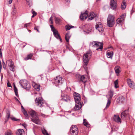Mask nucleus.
<instances>
[{"label": "nucleus", "mask_w": 135, "mask_h": 135, "mask_svg": "<svg viewBox=\"0 0 135 135\" xmlns=\"http://www.w3.org/2000/svg\"><path fill=\"white\" fill-rule=\"evenodd\" d=\"M114 17L111 15H109L107 19V25L109 27H112L114 24Z\"/></svg>", "instance_id": "1"}, {"label": "nucleus", "mask_w": 135, "mask_h": 135, "mask_svg": "<svg viewBox=\"0 0 135 135\" xmlns=\"http://www.w3.org/2000/svg\"><path fill=\"white\" fill-rule=\"evenodd\" d=\"M19 83L22 87L27 90H28L30 87V84L27 83V81L26 80H20Z\"/></svg>", "instance_id": "2"}, {"label": "nucleus", "mask_w": 135, "mask_h": 135, "mask_svg": "<svg viewBox=\"0 0 135 135\" xmlns=\"http://www.w3.org/2000/svg\"><path fill=\"white\" fill-rule=\"evenodd\" d=\"M70 132L71 135H77L78 129L76 126H72L70 128Z\"/></svg>", "instance_id": "3"}, {"label": "nucleus", "mask_w": 135, "mask_h": 135, "mask_svg": "<svg viewBox=\"0 0 135 135\" xmlns=\"http://www.w3.org/2000/svg\"><path fill=\"white\" fill-rule=\"evenodd\" d=\"M6 63L8 65L10 70L14 72L15 71L14 67L15 66L14 65V63L11 59H9L7 60L6 61Z\"/></svg>", "instance_id": "4"}, {"label": "nucleus", "mask_w": 135, "mask_h": 135, "mask_svg": "<svg viewBox=\"0 0 135 135\" xmlns=\"http://www.w3.org/2000/svg\"><path fill=\"white\" fill-rule=\"evenodd\" d=\"M55 85L56 86L59 87L63 83V80L61 78L57 76L54 79Z\"/></svg>", "instance_id": "5"}, {"label": "nucleus", "mask_w": 135, "mask_h": 135, "mask_svg": "<svg viewBox=\"0 0 135 135\" xmlns=\"http://www.w3.org/2000/svg\"><path fill=\"white\" fill-rule=\"evenodd\" d=\"M126 16V14L124 13L120 16L119 18H118L116 21L117 24L123 23L124 21Z\"/></svg>", "instance_id": "6"}, {"label": "nucleus", "mask_w": 135, "mask_h": 135, "mask_svg": "<svg viewBox=\"0 0 135 135\" xmlns=\"http://www.w3.org/2000/svg\"><path fill=\"white\" fill-rule=\"evenodd\" d=\"M128 115V109L125 110L121 113V117L122 119L125 120L127 118Z\"/></svg>", "instance_id": "7"}, {"label": "nucleus", "mask_w": 135, "mask_h": 135, "mask_svg": "<svg viewBox=\"0 0 135 135\" xmlns=\"http://www.w3.org/2000/svg\"><path fill=\"white\" fill-rule=\"evenodd\" d=\"M95 27L96 29L100 32H102L103 31L104 29L103 25L100 22L97 23Z\"/></svg>", "instance_id": "8"}, {"label": "nucleus", "mask_w": 135, "mask_h": 135, "mask_svg": "<svg viewBox=\"0 0 135 135\" xmlns=\"http://www.w3.org/2000/svg\"><path fill=\"white\" fill-rule=\"evenodd\" d=\"M76 103H78L80 102V95L79 94L75 92L73 94Z\"/></svg>", "instance_id": "9"}, {"label": "nucleus", "mask_w": 135, "mask_h": 135, "mask_svg": "<svg viewBox=\"0 0 135 135\" xmlns=\"http://www.w3.org/2000/svg\"><path fill=\"white\" fill-rule=\"evenodd\" d=\"M36 105H39L40 107H42L44 103L42 101V99L41 97H39L37 99L36 98L35 101Z\"/></svg>", "instance_id": "10"}, {"label": "nucleus", "mask_w": 135, "mask_h": 135, "mask_svg": "<svg viewBox=\"0 0 135 135\" xmlns=\"http://www.w3.org/2000/svg\"><path fill=\"white\" fill-rule=\"evenodd\" d=\"M116 0H111L110 3V7L112 9H115L117 7Z\"/></svg>", "instance_id": "11"}, {"label": "nucleus", "mask_w": 135, "mask_h": 135, "mask_svg": "<svg viewBox=\"0 0 135 135\" xmlns=\"http://www.w3.org/2000/svg\"><path fill=\"white\" fill-rule=\"evenodd\" d=\"M127 83L129 87L132 89L135 88V83L131 79H128L127 80Z\"/></svg>", "instance_id": "12"}, {"label": "nucleus", "mask_w": 135, "mask_h": 135, "mask_svg": "<svg viewBox=\"0 0 135 135\" xmlns=\"http://www.w3.org/2000/svg\"><path fill=\"white\" fill-rule=\"evenodd\" d=\"M80 82L83 83L84 84V87H85L87 83L88 79L85 78L84 75H82L80 76Z\"/></svg>", "instance_id": "13"}, {"label": "nucleus", "mask_w": 135, "mask_h": 135, "mask_svg": "<svg viewBox=\"0 0 135 135\" xmlns=\"http://www.w3.org/2000/svg\"><path fill=\"white\" fill-rule=\"evenodd\" d=\"M125 101V97L123 96H119L118 98L117 102L118 103H122L124 102Z\"/></svg>", "instance_id": "14"}, {"label": "nucleus", "mask_w": 135, "mask_h": 135, "mask_svg": "<svg viewBox=\"0 0 135 135\" xmlns=\"http://www.w3.org/2000/svg\"><path fill=\"white\" fill-rule=\"evenodd\" d=\"M88 16V11H86L84 13H81L80 16L81 20H83L84 18L86 19L87 18V17Z\"/></svg>", "instance_id": "15"}, {"label": "nucleus", "mask_w": 135, "mask_h": 135, "mask_svg": "<svg viewBox=\"0 0 135 135\" xmlns=\"http://www.w3.org/2000/svg\"><path fill=\"white\" fill-rule=\"evenodd\" d=\"M113 119L116 122L120 123H121V119L118 115H114Z\"/></svg>", "instance_id": "16"}, {"label": "nucleus", "mask_w": 135, "mask_h": 135, "mask_svg": "<svg viewBox=\"0 0 135 135\" xmlns=\"http://www.w3.org/2000/svg\"><path fill=\"white\" fill-rule=\"evenodd\" d=\"M83 103L82 102H80L78 103H76L75 106L74 108L75 110H76L80 109L82 107V105Z\"/></svg>", "instance_id": "17"}, {"label": "nucleus", "mask_w": 135, "mask_h": 135, "mask_svg": "<svg viewBox=\"0 0 135 135\" xmlns=\"http://www.w3.org/2000/svg\"><path fill=\"white\" fill-rule=\"evenodd\" d=\"M35 116L36 117L35 118L33 117L32 119L31 120L36 124H40L41 123L38 117H36V115H35Z\"/></svg>", "instance_id": "18"}, {"label": "nucleus", "mask_w": 135, "mask_h": 135, "mask_svg": "<svg viewBox=\"0 0 135 135\" xmlns=\"http://www.w3.org/2000/svg\"><path fill=\"white\" fill-rule=\"evenodd\" d=\"M54 36L57 39H59L61 42H62V40L60 37V36L59 34L57 31L53 33Z\"/></svg>", "instance_id": "19"}, {"label": "nucleus", "mask_w": 135, "mask_h": 135, "mask_svg": "<svg viewBox=\"0 0 135 135\" xmlns=\"http://www.w3.org/2000/svg\"><path fill=\"white\" fill-rule=\"evenodd\" d=\"M70 36L69 35V33H67L65 35V39L67 42V44L69 45V42Z\"/></svg>", "instance_id": "20"}, {"label": "nucleus", "mask_w": 135, "mask_h": 135, "mask_svg": "<svg viewBox=\"0 0 135 135\" xmlns=\"http://www.w3.org/2000/svg\"><path fill=\"white\" fill-rule=\"evenodd\" d=\"M24 131L22 129H18L16 132V135H22L24 132Z\"/></svg>", "instance_id": "21"}, {"label": "nucleus", "mask_w": 135, "mask_h": 135, "mask_svg": "<svg viewBox=\"0 0 135 135\" xmlns=\"http://www.w3.org/2000/svg\"><path fill=\"white\" fill-rule=\"evenodd\" d=\"M113 54V52L112 51H111V52H107V57L109 58L112 59V58Z\"/></svg>", "instance_id": "22"}, {"label": "nucleus", "mask_w": 135, "mask_h": 135, "mask_svg": "<svg viewBox=\"0 0 135 135\" xmlns=\"http://www.w3.org/2000/svg\"><path fill=\"white\" fill-rule=\"evenodd\" d=\"M89 57L86 55H84L83 56V61L84 63L88 62L89 61V59L88 58Z\"/></svg>", "instance_id": "23"}, {"label": "nucleus", "mask_w": 135, "mask_h": 135, "mask_svg": "<svg viewBox=\"0 0 135 135\" xmlns=\"http://www.w3.org/2000/svg\"><path fill=\"white\" fill-rule=\"evenodd\" d=\"M62 100L66 102H68L70 100V97L67 95L64 96L62 99Z\"/></svg>", "instance_id": "24"}, {"label": "nucleus", "mask_w": 135, "mask_h": 135, "mask_svg": "<svg viewBox=\"0 0 135 135\" xmlns=\"http://www.w3.org/2000/svg\"><path fill=\"white\" fill-rule=\"evenodd\" d=\"M96 17V15L93 12L90 13V16H89V19L90 20H92L94 17Z\"/></svg>", "instance_id": "25"}, {"label": "nucleus", "mask_w": 135, "mask_h": 135, "mask_svg": "<svg viewBox=\"0 0 135 135\" xmlns=\"http://www.w3.org/2000/svg\"><path fill=\"white\" fill-rule=\"evenodd\" d=\"M120 67L118 66H115L114 68L116 74H118L120 72Z\"/></svg>", "instance_id": "26"}, {"label": "nucleus", "mask_w": 135, "mask_h": 135, "mask_svg": "<svg viewBox=\"0 0 135 135\" xmlns=\"http://www.w3.org/2000/svg\"><path fill=\"white\" fill-rule=\"evenodd\" d=\"M83 123L87 127H90V125L89 123L87 122L86 119H84Z\"/></svg>", "instance_id": "27"}, {"label": "nucleus", "mask_w": 135, "mask_h": 135, "mask_svg": "<svg viewBox=\"0 0 135 135\" xmlns=\"http://www.w3.org/2000/svg\"><path fill=\"white\" fill-rule=\"evenodd\" d=\"M110 99H109V98H108V102L107 103V104L106 105V106L105 108L104 109V110H105L110 105L111 101L110 100Z\"/></svg>", "instance_id": "28"}, {"label": "nucleus", "mask_w": 135, "mask_h": 135, "mask_svg": "<svg viewBox=\"0 0 135 135\" xmlns=\"http://www.w3.org/2000/svg\"><path fill=\"white\" fill-rule=\"evenodd\" d=\"M113 95V92L112 91H110L109 92V94L108 95V96L109 97L108 98H109V99H112V97Z\"/></svg>", "instance_id": "29"}, {"label": "nucleus", "mask_w": 135, "mask_h": 135, "mask_svg": "<svg viewBox=\"0 0 135 135\" xmlns=\"http://www.w3.org/2000/svg\"><path fill=\"white\" fill-rule=\"evenodd\" d=\"M74 27L73 26H70L69 25H67L65 26V29L66 31L69 30L71 28H73Z\"/></svg>", "instance_id": "30"}, {"label": "nucleus", "mask_w": 135, "mask_h": 135, "mask_svg": "<svg viewBox=\"0 0 135 135\" xmlns=\"http://www.w3.org/2000/svg\"><path fill=\"white\" fill-rule=\"evenodd\" d=\"M126 2L123 1L121 5V8L122 9H124L126 7Z\"/></svg>", "instance_id": "31"}, {"label": "nucleus", "mask_w": 135, "mask_h": 135, "mask_svg": "<svg viewBox=\"0 0 135 135\" xmlns=\"http://www.w3.org/2000/svg\"><path fill=\"white\" fill-rule=\"evenodd\" d=\"M96 43L97 44V45H95V47H99L101 46L103 47V43L97 41Z\"/></svg>", "instance_id": "32"}, {"label": "nucleus", "mask_w": 135, "mask_h": 135, "mask_svg": "<svg viewBox=\"0 0 135 135\" xmlns=\"http://www.w3.org/2000/svg\"><path fill=\"white\" fill-rule=\"evenodd\" d=\"M6 117L8 119L11 117H10V112L8 110H7L6 111Z\"/></svg>", "instance_id": "33"}, {"label": "nucleus", "mask_w": 135, "mask_h": 135, "mask_svg": "<svg viewBox=\"0 0 135 135\" xmlns=\"http://www.w3.org/2000/svg\"><path fill=\"white\" fill-rule=\"evenodd\" d=\"M16 7L15 5H13V7L12 9V14L14 15L16 14Z\"/></svg>", "instance_id": "34"}, {"label": "nucleus", "mask_w": 135, "mask_h": 135, "mask_svg": "<svg viewBox=\"0 0 135 135\" xmlns=\"http://www.w3.org/2000/svg\"><path fill=\"white\" fill-rule=\"evenodd\" d=\"M33 55V54H31L28 55L27 57L25 59V60H28V59H31V57Z\"/></svg>", "instance_id": "35"}, {"label": "nucleus", "mask_w": 135, "mask_h": 135, "mask_svg": "<svg viewBox=\"0 0 135 135\" xmlns=\"http://www.w3.org/2000/svg\"><path fill=\"white\" fill-rule=\"evenodd\" d=\"M55 20L57 24H59L60 22V19L58 17H55Z\"/></svg>", "instance_id": "36"}, {"label": "nucleus", "mask_w": 135, "mask_h": 135, "mask_svg": "<svg viewBox=\"0 0 135 135\" xmlns=\"http://www.w3.org/2000/svg\"><path fill=\"white\" fill-rule=\"evenodd\" d=\"M35 112L33 110H31L30 112V114L31 116L33 118L34 117L35 115Z\"/></svg>", "instance_id": "37"}, {"label": "nucleus", "mask_w": 135, "mask_h": 135, "mask_svg": "<svg viewBox=\"0 0 135 135\" xmlns=\"http://www.w3.org/2000/svg\"><path fill=\"white\" fill-rule=\"evenodd\" d=\"M91 51L90 50H89L88 51H87V52L84 55H86L88 57H89V56H90L91 55Z\"/></svg>", "instance_id": "38"}, {"label": "nucleus", "mask_w": 135, "mask_h": 135, "mask_svg": "<svg viewBox=\"0 0 135 135\" xmlns=\"http://www.w3.org/2000/svg\"><path fill=\"white\" fill-rule=\"evenodd\" d=\"M118 80L117 79L114 82L115 87L116 88H117L118 87Z\"/></svg>", "instance_id": "39"}, {"label": "nucleus", "mask_w": 135, "mask_h": 135, "mask_svg": "<svg viewBox=\"0 0 135 135\" xmlns=\"http://www.w3.org/2000/svg\"><path fill=\"white\" fill-rule=\"evenodd\" d=\"M97 41H94L93 42H91L90 45L92 46L95 47V45H97V44L96 43Z\"/></svg>", "instance_id": "40"}, {"label": "nucleus", "mask_w": 135, "mask_h": 135, "mask_svg": "<svg viewBox=\"0 0 135 135\" xmlns=\"http://www.w3.org/2000/svg\"><path fill=\"white\" fill-rule=\"evenodd\" d=\"M14 88V91L15 92L16 95V96L17 97H18V95L17 89L16 87H15Z\"/></svg>", "instance_id": "41"}, {"label": "nucleus", "mask_w": 135, "mask_h": 135, "mask_svg": "<svg viewBox=\"0 0 135 135\" xmlns=\"http://www.w3.org/2000/svg\"><path fill=\"white\" fill-rule=\"evenodd\" d=\"M43 134L44 135H49V134L47 131L45 129H44L43 130H42Z\"/></svg>", "instance_id": "42"}, {"label": "nucleus", "mask_w": 135, "mask_h": 135, "mask_svg": "<svg viewBox=\"0 0 135 135\" xmlns=\"http://www.w3.org/2000/svg\"><path fill=\"white\" fill-rule=\"evenodd\" d=\"M22 112L25 116L26 117H28V114L25 110H23L22 111Z\"/></svg>", "instance_id": "43"}, {"label": "nucleus", "mask_w": 135, "mask_h": 135, "mask_svg": "<svg viewBox=\"0 0 135 135\" xmlns=\"http://www.w3.org/2000/svg\"><path fill=\"white\" fill-rule=\"evenodd\" d=\"M88 62L84 63L83 65V67L84 68L85 70H86L87 69V65Z\"/></svg>", "instance_id": "44"}, {"label": "nucleus", "mask_w": 135, "mask_h": 135, "mask_svg": "<svg viewBox=\"0 0 135 135\" xmlns=\"http://www.w3.org/2000/svg\"><path fill=\"white\" fill-rule=\"evenodd\" d=\"M11 118L12 120H14L15 121H20V119H16L14 117Z\"/></svg>", "instance_id": "45"}, {"label": "nucleus", "mask_w": 135, "mask_h": 135, "mask_svg": "<svg viewBox=\"0 0 135 135\" xmlns=\"http://www.w3.org/2000/svg\"><path fill=\"white\" fill-rule=\"evenodd\" d=\"M91 29H90L87 31H85L84 32H85L87 34H90L91 33Z\"/></svg>", "instance_id": "46"}, {"label": "nucleus", "mask_w": 135, "mask_h": 135, "mask_svg": "<svg viewBox=\"0 0 135 135\" xmlns=\"http://www.w3.org/2000/svg\"><path fill=\"white\" fill-rule=\"evenodd\" d=\"M103 48V47L101 46L99 47L96 49V50L97 51H99L100 50V51H102Z\"/></svg>", "instance_id": "47"}, {"label": "nucleus", "mask_w": 135, "mask_h": 135, "mask_svg": "<svg viewBox=\"0 0 135 135\" xmlns=\"http://www.w3.org/2000/svg\"><path fill=\"white\" fill-rule=\"evenodd\" d=\"M31 12L33 15H34L35 16H36L37 15V13L34 11L33 9L31 10Z\"/></svg>", "instance_id": "48"}, {"label": "nucleus", "mask_w": 135, "mask_h": 135, "mask_svg": "<svg viewBox=\"0 0 135 135\" xmlns=\"http://www.w3.org/2000/svg\"><path fill=\"white\" fill-rule=\"evenodd\" d=\"M66 90L68 92H70L71 90V88L70 87H67L66 88Z\"/></svg>", "instance_id": "49"}, {"label": "nucleus", "mask_w": 135, "mask_h": 135, "mask_svg": "<svg viewBox=\"0 0 135 135\" xmlns=\"http://www.w3.org/2000/svg\"><path fill=\"white\" fill-rule=\"evenodd\" d=\"M11 132H8L7 131L5 133L6 135H11Z\"/></svg>", "instance_id": "50"}, {"label": "nucleus", "mask_w": 135, "mask_h": 135, "mask_svg": "<svg viewBox=\"0 0 135 135\" xmlns=\"http://www.w3.org/2000/svg\"><path fill=\"white\" fill-rule=\"evenodd\" d=\"M39 27L38 26H35L34 27V30H37V31L39 33L40 32V31H39L38 30V28Z\"/></svg>", "instance_id": "51"}, {"label": "nucleus", "mask_w": 135, "mask_h": 135, "mask_svg": "<svg viewBox=\"0 0 135 135\" xmlns=\"http://www.w3.org/2000/svg\"><path fill=\"white\" fill-rule=\"evenodd\" d=\"M30 24V23L25 24L24 25V28H26Z\"/></svg>", "instance_id": "52"}, {"label": "nucleus", "mask_w": 135, "mask_h": 135, "mask_svg": "<svg viewBox=\"0 0 135 135\" xmlns=\"http://www.w3.org/2000/svg\"><path fill=\"white\" fill-rule=\"evenodd\" d=\"M26 1L27 2V4L30 7V6L31 5L30 4V2L29 0H26Z\"/></svg>", "instance_id": "53"}, {"label": "nucleus", "mask_w": 135, "mask_h": 135, "mask_svg": "<svg viewBox=\"0 0 135 135\" xmlns=\"http://www.w3.org/2000/svg\"><path fill=\"white\" fill-rule=\"evenodd\" d=\"M8 81V83L7 84L8 87H12V86L11 85V84L9 83Z\"/></svg>", "instance_id": "54"}, {"label": "nucleus", "mask_w": 135, "mask_h": 135, "mask_svg": "<svg viewBox=\"0 0 135 135\" xmlns=\"http://www.w3.org/2000/svg\"><path fill=\"white\" fill-rule=\"evenodd\" d=\"M51 31L53 32V33H54V32H55L57 30H56L55 29L54 27V29H51Z\"/></svg>", "instance_id": "55"}, {"label": "nucleus", "mask_w": 135, "mask_h": 135, "mask_svg": "<svg viewBox=\"0 0 135 135\" xmlns=\"http://www.w3.org/2000/svg\"><path fill=\"white\" fill-rule=\"evenodd\" d=\"M50 27L51 29H52L54 28V26H53V25H50Z\"/></svg>", "instance_id": "56"}, {"label": "nucleus", "mask_w": 135, "mask_h": 135, "mask_svg": "<svg viewBox=\"0 0 135 135\" xmlns=\"http://www.w3.org/2000/svg\"><path fill=\"white\" fill-rule=\"evenodd\" d=\"M12 0H9V1H8L9 4H10L12 3Z\"/></svg>", "instance_id": "57"}, {"label": "nucleus", "mask_w": 135, "mask_h": 135, "mask_svg": "<svg viewBox=\"0 0 135 135\" xmlns=\"http://www.w3.org/2000/svg\"><path fill=\"white\" fill-rule=\"evenodd\" d=\"M2 53L1 51V49H0V55L1 57V56H2Z\"/></svg>", "instance_id": "58"}, {"label": "nucleus", "mask_w": 135, "mask_h": 135, "mask_svg": "<svg viewBox=\"0 0 135 135\" xmlns=\"http://www.w3.org/2000/svg\"><path fill=\"white\" fill-rule=\"evenodd\" d=\"M21 109H22V110H25L24 109V108H23V107L22 105L21 106Z\"/></svg>", "instance_id": "59"}, {"label": "nucleus", "mask_w": 135, "mask_h": 135, "mask_svg": "<svg viewBox=\"0 0 135 135\" xmlns=\"http://www.w3.org/2000/svg\"><path fill=\"white\" fill-rule=\"evenodd\" d=\"M52 17H51L50 18V21H52Z\"/></svg>", "instance_id": "60"}, {"label": "nucleus", "mask_w": 135, "mask_h": 135, "mask_svg": "<svg viewBox=\"0 0 135 135\" xmlns=\"http://www.w3.org/2000/svg\"><path fill=\"white\" fill-rule=\"evenodd\" d=\"M2 69V65L1 64L0 65V72H1V69Z\"/></svg>", "instance_id": "61"}, {"label": "nucleus", "mask_w": 135, "mask_h": 135, "mask_svg": "<svg viewBox=\"0 0 135 135\" xmlns=\"http://www.w3.org/2000/svg\"><path fill=\"white\" fill-rule=\"evenodd\" d=\"M45 115L43 114H41V116H42L43 117H45Z\"/></svg>", "instance_id": "62"}, {"label": "nucleus", "mask_w": 135, "mask_h": 135, "mask_svg": "<svg viewBox=\"0 0 135 135\" xmlns=\"http://www.w3.org/2000/svg\"><path fill=\"white\" fill-rule=\"evenodd\" d=\"M37 90V91H39V90H40V88H39L38 87L37 88V90Z\"/></svg>", "instance_id": "63"}, {"label": "nucleus", "mask_w": 135, "mask_h": 135, "mask_svg": "<svg viewBox=\"0 0 135 135\" xmlns=\"http://www.w3.org/2000/svg\"><path fill=\"white\" fill-rule=\"evenodd\" d=\"M22 125L25 128L26 126L25 124H22Z\"/></svg>", "instance_id": "64"}]
</instances>
